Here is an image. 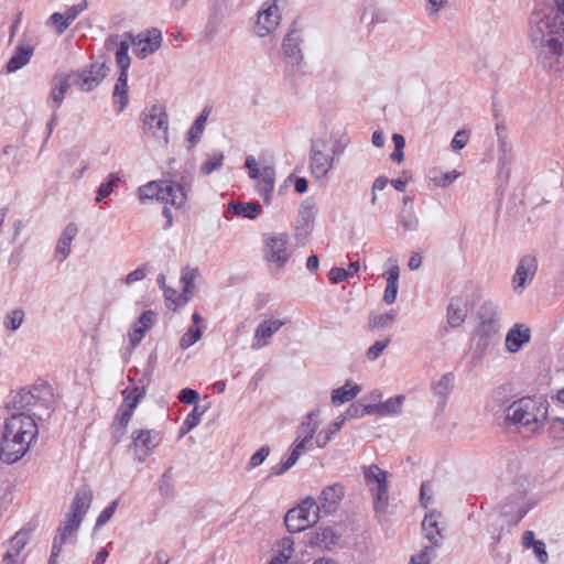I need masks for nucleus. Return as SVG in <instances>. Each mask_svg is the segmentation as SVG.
<instances>
[{"mask_svg":"<svg viewBox=\"0 0 564 564\" xmlns=\"http://www.w3.org/2000/svg\"><path fill=\"white\" fill-rule=\"evenodd\" d=\"M202 337V330L198 327H191L180 339V347L187 349L197 343Z\"/></svg>","mask_w":564,"mask_h":564,"instance_id":"nucleus-50","label":"nucleus"},{"mask_svg":"<svg viewBox=\"0 0 564 564\" xmlns=\"http://www.w3.org/2000/svg\"><path fill=\"white\" fill-rule=\"evenodd\" d=\"M130 41H120V36L112 34L106 40V47L108 51L112 50L113 46H118L116 51V63L119 72L128 73L131 64V58L128 54Z\"/></svg>","mask_w":564,"mask_h":564,"instance_id":"nucleus-24","label":"nucleus"},{"mask_svg":"<svg viewBox=\"0 0 564 564\" xmlns=\"http://www.w3.org/2000/svg\"><path fill=\"white\" fill-rule=\"evenodd\" d=\"M270 447L268 445L261 446L251 457L248 463L250 469L260 466L269 456Z\"/></svg>","mask_w":564,"mask_h":564,"instance_id":"nucleus-59","label":"nucleus"},{"mask_svg":"<svg viewBox=\"0 0 564 564\" xmlns=\"http://www.w3.org/2000/svg\"><path fill=\"white\" fill-rule=\"evenodd\" d=\"M275 171L273 166H264L261 170V176L257 180V191L263 198L264 203H269L274 189Z\"/></svg>","mask_w":564,"mask_h":564,"instance_id":"nucleus-28","label":"nucleus"},{"mask_svg":"<svg viewBox=\"0 0 564 564\" xmlns=\"http://www.w3.org/2000/svg\"><path fill=\"white\" fill-rule=\"evenodd\" d=\"M296 463V456L295 455H288L286 458H282V460L272 466L270 469L269 476H281L284 473H286L291 467H293Z\"/></svg>","mask_w":564,"mask_h":564,"instance_id":"nucleus-53","label":"nucleus"},{"mask_svg":"<svg viewBox=\"0 0 564 564\" xmlns=\"http://www.w3.org/2000/svg\"><path fill=\"white\" fill-rule=\"evenodd\" d=\"M466 318V313L454 300L447 306V323L451 327H459Z\"/></svg>","mask_w":564,"mask_h":564,"instance_id":"nucleus-41","label":"nucleus"},{"mask_svg":"<svg viewBox=\"0 0 564 564\" xmlns=\"http://www.w3.org/2000/svg\"><path fill=\"white\" fill-rule=\"evenodd\" d=\"M228 210L236 215L248 219H254L261 214V205L258 202L248 203H230Z\"/></svg>","mask_w":564,"mask_h":564,"instance_id":"nucleus-30","label":"nucleus"},{"mask_svg":"<svg viewBox=\"0 0 564 564\" xmlns=\"http://www.w3.org/2000/svg\"><path fill=\"white\" fill-rule=\"evenodd\" d=\"M390 341V337L375 341L366 351L367 358L371 361L378 359L383 350L389 346Z\"/></svg>","mask_w":564,"mask_h":564,"instance_id":"nucleus-54","label":"nucleus"},{"mask_svg":"<svg viewBox=\"0 0 564 564\" xmlns=\"http://www.w3.org/2000/svg\"><path fill=\"white\" fill-rule=\"evenodd\" d=\"M156 362H158L156 354L155 352H151L149 355V357H148L147 365L144 367L142 378L140 379V382L142 383V386H144L145 389H147V386L151 381V377H152V375L154 372V369L156 367Z\"/></svg>","mask_w":564,"mask_h":564,"instance_id":"nucleus-55","label":"nucleus"},{"mask_svg":"<svg viewBox=\"0 0 564 564\" xmlns=\"http://www.w3.org/2000/svg\"><path fill=\"white\" fill-rule=\"evenodd\" d=\"M317 415V410H313L306 414L304 421L302 422L297 430L296 438H303L310 443L312 442L314 434L318 427V424L316 422Z\"/></svg>","mask_w":564,"mask_h":564,"instance_id":"nucleus-35","label":"nucleus"},{"mask_svg":"<svg viewBox=\"0 0 564 564\" xmlns=\"http://www.w3.org/2000/svg\"><path fill=\"white\" fill-rule=\"evenodd\" d=\"M327 142L324 139L312 141L310 150V167L314 177H325L334 166V156L325 153Z\"/></svg>","mask_w":564,"mask_h":564,"instance_id":"nucleus-11","label":"nucleus"},{"mask_svg":"<svg viewBox=\"0 0 564 564\" xmlns=\"http://www.w3.org/2000/svg\"><path fill=\"white\" fill-rule=\"evenodd\" d=\"M119 506V500H113L108 507H106L98 516L95 528L105 525L113 516L116 509Z\"/></svg>","mask_w":564,"mask_h":564,"instance_id":"nucleus-58","label":"nucleus"},{"mask_svg":"<svg viewBox=\"0 0 564 564\" xmlns=\"http://www.w3.org/2000/svg\"><path fill=\"white\" fill-rule=\"evenodd\" d=\"M109 67L106 63H93L80 72H70L72 82L82 91H91L100 85L107 76Z\"/></svg>","mask_w":564,"mask_h":564,"instance_id":"nucleus-10","label":"nucleus"},{"mask_svg":"<svg viewBox=\"0 0 564 564\" xmlns=\"http://www.w3.org/2000/svg\"><path fill=\"white\" fill-rule=\"evenodd\" d=\"M361 391L360 386L350 384L347 382L345 386L334 389L332 392V403L334 405H340L345 402H349L356 398V395Z\"/></svg>","mask_w":564,"mask_h":564,"instance_id":"nucleus-34","label":"nucleus"},{"mask_svg":"<svg viewBox=\"0 0 564 564\" xmlns=\"http://www.w3.org/2000/svg\"><path fill=\"white\" fill-rule=\"evenodd\" d=\"M143 129L150 131L153 135L162 132L165 140H167L169 121L167 115L162 106L153 105L150 109L143 112L142 117Z\"/></svg>","mask_w":564,"mask_h":564,"instance_id":"nucleus-17","label":"nucleus"},{"mask_svg":"<svg viewBox=\"0 0 564 564\" xmlns=\"http://www.w3.org/2000/svg\"><path fill=\"white\" fill-rule=\"evenodd\" d=\"M280 22L279 8L276 0H269L263 4V9L258 12L254 33L263 37L273 32Z\"/></svg>","mask_w":564,"mask_h":564,"instance_id":"nucleus-15","label":"nucleus"},{"mask_svg":"<svg viewBox=\"0 0 564 564\" xmlns=\"http://www.w3.org/2000/svg\"><path fill=\"white\" fill-rule=\"evenodd\" d=\"M318 519V503L314 498L307 497L299 506L286 512L284 516V524L289 532L296 533L314 525Z\"/></svg>","mask_w":564,"mask_h":564,"instance_id":"nucleus-7","label":"nucleus"},{"mask_svg":"<svg viewBox=\"0 0 564 564\" xmlns=\"http://www.w3.org/2000/svg\"><path fill=\"white\" fill-rule=\"evenodd\" d=\"M145 390L147 389L144 388V386H141V387H138V386L127 387L121 392L122 397H123V402L119 406V409L124 410L126 406H128L130 404H134V409H135L138 406V404L140 403V401L144 398Z\"/></svg>","mask_w":564,"mask_h":564,"instance_id":"nucleus-36","label":"nucleus"},{"mask_svg":"<svg viewBox=\"0 0 564 564\" xmlns=\"http://www.w3.org/2000/svg\"><path fill=\"white\" fill-rule=\"evenodd\" d=\"M224 153L214 152L208 155V159L200 165V173L203 175H209L214 171H218L223 166Z\"/></svg>","mask_w":564,"mask_h":564,"instance_id":"nucleus-46","label":"nucleus"},{"mask_svg":"<svg viewBox=\"0 0 564 564\" xmlns=\"http://www.w3.org/2000/svg\"><path fill=\"white\" fill-rule=\"evenodd\" d=\"M120 182L121 177L118 173H110L97 189L96 203H100L107 198L112 193L113 188L118 187Z\"/></svg>","mask_w":564,"mask_h":564,"instance_id":"nucleus-38","label":"nucleus"},{"mask_svg":"<svg viewBox=\"0 0 564 564\" xmlns=\"http://www.w3.org/2000/svg\"><path fill=\"white\" fill-rule=\"evenodd\" d=\"M138 197L141 203L156 199L181 208L187 200L185 187L177 182L169 180L151 181L138 189Z\"/></svg>","mask_w":564,"mask_h":564,"instance_id":"nucleus-6","label":"nucleus"},{"mask_svg":"<svg viewBox=\"0 0 564 564\" xmlns=\"http://www.w3.org/2000/svg\"><path fill=\"white\" fill-rule=\"evenodd\" d=\"M205 123L203 118H196L192 127L187 132V141L189 142V148H192L197 141L200 140L203 132L205 130Z\"/></svg>","mask_w":564,"mask_h":564,"instance_id":"nucleus-49","label":"nucleus"},{"mask_svg":"<svg viewBox=\"0 0 564 564\" xmlns=\"http://www.w3.org/2000/svg\"><path fill=\"white\" fill-rule=\"evenodd\" d=\"M345 496L344 485L336 482L326 486L319 496V512L323 511L326 514H330L338 509L340 501Z\"/></svg>","mask_w":564,"mask_h":564,"instance_id":"nucleus-18","label":"nucleus"},{"mask_svg":"<svg viewBox=\"0 0 564 564\" xmlns=\"http://www.w3.org/2000/svg\"><path fill=\"white\" fill-rule=\"evenodd\" d=\"M72 85H74L72 75H68V73H56L52 79V89L47 100L48 106L54 110L58 109Z\"/></svg>","mask_w":564,"mask_h":564,"instance_id":"nucleus-19","label":"nucleus"},{"mask_svg":"<svg viewBox=\"0 0 564 564\" xmlns=\"http://www.w3.org/2000/svg\"><path fill=\"white\" fill-rule=\"evenodd\" d=\"M547 417V405L530 397L512 402L507 409L506 421L511 424L530 427L535 432Z\"/></svg>","mask_w":564,"mask_h":564,"instance_id":"nucleus-4","label":"nucleus"},{"mask_svg":"<svg viewBox=\"0 0 564 564\" xmlns=\"http://www.w3.org/2000/svg\"><path fill=\"white\" fill-rule=\"evenodd\" d=\"M293 545H294L293 538L284 536L280 541L281 550H280L279 554L275 557L280 558L282 562L286 563L288 560L292 556Z\"/></svg>","mask_w":564,"mask_h":564,"instance_id":"nucleus-56","label":"nucleus"},{"mask_svg":"<svg viewBox=\"0 0 564 564\" xmlns=\"http://www.w3.org/2000/svg\"><path fill=\"white\" fill-rule=\"evenodd\" d=\"M162 442V435L155 430H134L131 433L129 448L134 453V459L143 463Z\"/></svg>","mask_w":564,"mask_h":564,"instance_id":"nucleus-9","label":"nucleus"},{"mask_svg":"<svg viewBox=\"0 0 564 564\" xmlns=\"http://www.w3.org/2000/svg\"><path fill=\"white\" fill-rule=\"evenodd\" d=\"M345 417H337L327 430L321 431L316 436V445L319 448L325 447L332 438L340 431Z\"/></svg>","mask_w":564,"mask_h":564,"instance_id":"nucleus-37","label":"nucleus"},{"mask_svg":"<svg viewBox=\"0 0 564 564\" xmlns=\"http://www.w3.org/2000/svg\"><path fill=\"white\" fill-rule=\"evenodd\" d=\"M364 476L367 484H376L377 486L387 482V473L377 465L364 467Z\"/></svg>","mask_w":564,"mask_h":564,"instance_id":"nucleus-45","label":"nucleus"},{"mask_svg":"<svg viewBox=\"0 0 564 564\" xmlns=\"http://www.w3.org/2000/svg\"><path fill=\"white\" fill-rule=\"evenodd\" d=\"M178 401L185 404H194L198 401L199 394L196 390L191 388H184L180 391Z\"/></svg>","mask_w":564,"mask_h":564,"instance_id":"nucleus-63","label":"nucleus"},{"mask_svg":"<svg viewBox=\"0 0 564 564\" xmlns=\"http://www.w3.org/2000/svg\"><path fill=\"white\" fill-rule=\"evenodd\" d=\"M147 330L138 325V323H134L132 327L129 330V340L132 348H135L144 337Z\"/></svg>","mask_w":564,"mask_h":564,"instance_id":"nucleus-62","label":"nucleus"},{"mask_svg":"<svg viewBox=\"0 0 564 564\" xmlns=\"http://www.w3.org/2000/svg\"><path fill=\"white\" fill-rule=\"evenodd\" d=\"M528 39L545 68L564 64V20L554 10H534L529 18Z\"/></svg>","mask_w":564,"mask_h":564,"instance_id":"nucleus-1","label":"nucleus"},{"mask_svg":"<svg viewBox=\"0 0 564 564\" xmlns=\"http://www.w3.org/2000/svg\"><path fill=\"white\" fill-rule=\"evenodd\" d=\"M375 414L373 404H362L360 402L351 403L345 412V415L340 417L357 419L365 415Z\"/></svg>","mask_w":564,"mask_h":564,"instance_id":"nucleus-43","label":"nucleus"},{"mask_svg":"<svg viewBox=\"0 0 564 564\" xmlns=\"http://www.w3.org/2000/svg\"><path fill=\"white\" fill-rule=\"evenodd\" d=\"M77 231V226L74 223H69L62 231L56 246V253L61 256V260H65L69 256L70 245Z\"/></svg>","mask_w":564,"mask_h":564,"instance_id":"nucleus-29","label":"nucleus"},{"mask_svg":"<svg viewBox=\"0 0 564 564\" xmlns=\"http://www.w3.org/2000/svg\"><path fill=\"white\" fill-rule=\"evenodd\" d=\"M478 324L473 338L475 352L482 356L499 333V311L492 302H484L477 312Z\"/></svg>","mask_w":564,"mask_h":564,"instance_id":"nucleus-5","label":"nucleus"},{"mask_svg":"<svg viewBox=\"0 0 564 564\" xmlns=\"http://www.w3.org/2000/svg\"><path fill=\"white\" fill-rule=\"evenodd\" d=\"M458 177V173L456 171H449L446 173H440V175H435L432 177V181L435 185L440 187H446L451 185Z\"/></svg>","mask_w":564,"mask_h":564,"instance_id":"nucleus-60","label":"nucleus"},{"mask_svg":"<svg viewBox=\"0 0 564 564\" xmlns=\"http://www.w3.org/2000/svg\"><path fill=\"white\" fill-rule=\"evenodd\" d=\"M206 409H200L198 405H195L194 409L185 420L183 421L181 429H180V436H184L187 434L191 430L196 427L202 419V415L205 413Z\"/></svg>","mask_w":564,"mask_h":564,"instance_id":"nucleus-42","label":"nucleus"},{"mask_svg":"<svg viewBox=\"0 0 564 564\" xmlns=\"http://www.w3.org/2000/svg\"><path fill=\"white\" fill-rule=\"evenodd\" d=\"M285 323L280 319L262 321L256 328L251 348L253 350L261 349L269 345L272 336L280 330Z\"/></svg>","mask_w":564,"mask_h":564,"instance_id":"nucleus-20","label":"nucleus"},{"mask_svg":"<svg viewBox=\"0 0 564 564\" xmlns=\"http://www.w3.org/2000/svg\"><path fill=\"white\" fill-rule=\"evenodd\" d=\"M296 463V456L295 455H288L286 458H282V460L272 466L270 469L269 476H281L284 473H286L291 467H293Z\"/></svg>","mask_w":564,"mask_h":564,"instance_id":"nucleus-52","label":"nucleus"},{"mask_svg":"<svg viewBox=\"0 0 564 564\" xmlns=\"http://www.w3.org/2000/svg\"><path fill=\"white\" fill-rule=\"evenodd\" d=\"M301 33L302 30L299 28V21L294 20L282 43L283 53L293 65L300 64L303 59L301 50L303 39Z\"/></svg>","mask_w":564,"mask_h":564,"instance_id":"nucleus-16","label":"nucleus"},{"mask_svg":"<svg viewBox=\"0 0 564 564\" xmlns=\"http://www.w3.org/2000/svg\"><path fill=\"white\" fill-rule=\"evenodd\" d=\"M24 321V311L17 308L8 313L4 317L3 325L9 330H17Z\"/></svg>","mask_w":564,"mask_h":564,"instance_id":"nucleus-48","label":"nucleus"},{"mask_svg":"<svg viewBox=\"0 0 564 564\" xmlns=\"http://www.w3.org/2000/svg\"><path fill=\"white\" fill-rule=\"evenodd\" d=\"M441 517L440 512L432 511L422 521V531L432 546H438L443 539L442 528L440 527Z\"/></svg>","mask_w":564,"mask_h":564,"instance_id":"nucleus-25","label":"nucleus"},{"mask_svg":"<svg viewBox=\"0 0 564 564\" xmlns=\"http://www.w3.org/2000/svg\"><path fill=\"white\" fill-rule=\"evenodd\" d=\"M39 429L35 420L25 413H14L4 422L0 445V460L14 464L29 451L36 440Z\"/></svg>","mask_w":564,"mask_h":564,"instance_id":"nucleus-2","label":"nucleus"},{"mask_svg":"<svg viewBox=\"0 0 564 564\" xmlns=\"http://www.w3.org/2000/svg\"><path fill=\"white\" fill-rule=\"evenodd\" d=\"M197 274V269L186 267L182 270L181 282L183 283V293L187 294L192 292Z\"/></svg>","mask_w":564,"mask_h":564,"instance_id":"nucleus-51","label":"nucleus"},{"mask_svg":"<svg viewBox=\"0 0 564 564\" xmlns=\"http://www.w3.org/2000/svg\"><path fill=\"white\" fill-rule=\"evenodd\" d=\"M536 272V257L533 254H525L521 257L511 280L513 291L518 294H522L528 285L533 281Z\"/></svg>","mask_w":564,"mask_h":564,"instance_id":"nucleus-13","label":"nucleus"},{"mask_svg":"<svg viewBox=\"0 0 564 564\" xmlns=\"http://www.w3.org/2000/svg\"><path fill=\"white\" fill-rule=\"evenodd\" d=\"M288 242L285 234L264 235L265 258L269 262L275 263L278 269L283 268L290 259Z\"/></svg>","mask_w":564,"mask_h":564,"instance_id":"nucleus-14","label":"nucleus"},{"mask_svg":"<svg viewBox=\"0 0 564 564\" xmlns=\"http://www.w3.org/2000/svg\"><path fill=\"white\" fill-rule=\"evenodd\" d=\"M34 53V47L30 44H19L13 55L7 63V72L14 73L25 66Z\"/></svg>","mask_w":564,"mask_h":564,"instance_id":"nucleus-26","label":"nucleus"},{"mask_svg":"<svg viewBox=\"0 0 564 564\" xmlns=\"http://www.w3.org/2000/svg\"><path fill=\"white\" fill-rule=\"evenodd\" d=\"M531 506L525 503L522 494L508 498L501 507V514L509 519V524H518L530 510Z\"/></svg>","mask_w":564,"mask_h":564,"instance_id":"nucleus-22","label":"nucleus"},{"mask_svg":"<svg viewBox=\"0 0 564 564\" xmlns=\"http://www.w3.org/2000/svg\"><path fill=\"white\" fill-rule=\"evenodd\" d=\"M124 36L135 46V55L145 58L158 51L162 44V33L159 29L152 28L134 36L127 32Z\"/></svg>","mask_w":564,"mask_h":564,"instance_id":"nucleus-12","label":"nucleus"},{"mask_svg":"<svg viewBox=\"0 0 564 564\" xmlns=\"http://www.w3.org/2000/svg\"><path fill=\"white\" fill-rule=\"evenodd\" d=\"M112 98L115 102L118 101V112H122L124 108L128 105L129 98H128V73L119 72L113 93Z\"/></svg>","mask_w":564,"mask_h":564,"instance_id":"nucleus-31","label":"nucleus"},{"mask_svg":"<svg viewBox=\"0 0 564 564\" xmlns=\"http://www.w3.org/2000/svg\"><path fill=\"white\" fill-rule=\"evenodd\" d=\"M405 400L403 394H399L392 398H389L384 402H379L373 404L375 413L379 415H394L399 414L402 411V404Z\"/></svg>","mask_w":564,"mask_h":564,"instance_id":"nucleus-32","label":"nucleus"},{"mask_svg":"<svg viewBox=\"0 0 564 564\" xmlns=\"http://www.w3.org/2000/svg\"><path fill=\"white\" fill-rule=\"evenodd\" d=\"M28 543V533L23 531H19L14 534V536L10 540V547L7 553L3 555L2 563L3 564H14V557L20 554V552L24 549Z\"/></svg>","mask_w":564,"mask_h":564,"instance_id":"nucleus-33","label":"nucleus"},{"mask_svg":"<svg viewBox=\"0 0 564 564\" xmlns=\"http://www.w3.org/2000/svg\"><path fill=\"white\" fill-rule=\"evenodd\" d=\"M530 339L531 329L524 324H514L506 335V349L511 354L518 352Z\"/></svg>","mask_w":564,"mask_h":564,"instance_id":"nucleus-23","label":"nucleus"},{"mask_svg":"<svg viewBox=\"0 0 564 564\" xmlns=\"http://www.w3.org/2000/svg\"><path fill=\"white\" fill-rule=\"evenodd\" d=\"M389 503V492L387 482L377 486L373 496V509L380 513L386 511Z\"/></svg>","mask_w":564,"mask_h":564,"instance_id":"nucleus-44","label":"nucleus"},{"mask_svg":"<svg viewBox=\"0 0 564 564\" xmlns=\"http://www.w3.org/2000/svg\"><path fill=\"white\" fill-rule=\"evenodd\" d=\"M397 313L394 310H391L390 312L383 313V314H375L371 313L369 315L368 325L370 329H380V328H387L390 327L394 319H395Z\"/></svg>","mask_w":564,"mask_h":564,"instance_id":"nucleus-39","label":"nucleus"},{"mask_svg":"<svg viewBox=\"0 0 564 564\" xmlns=\"http://www.w3.org/2000/svg\"><path fill=\"white\" fill-rule=\"evenodd\" d=\"M454 376L451 372L443 375L438 381L432 383L434 394L446 400L453 389Z\"/></svg>","mask_w":564,"mask_h":564,"instance_id":"nucleus-40","label":"nucleus"},{"mask_svg":"<svg viewBox=\"0 0 564 564\" xmlns=\"http://www.w3.org/2000/svg\"><path fill=\"white\" fill-rule=\"evenodd\" d=\"M52 389L45 381L22 388L11 399L9 405L15 410H24L39 403L45 405L52 398Z\"/></svg>","mask_w":564,"mask_h":564,"instance_id":"nucleus-8","label":"nucleus"},{"mask_svg":"<svg viewBox=\"0 0 564 564\" xmlns=\"http://www.w3.org/2000/svg\"><path fill=\"white\" fill-rule=\"evenodd\" d=\"M48 21L56 26L57 34H63L70 25V23L66 20L65 14L61 12H54L50 17Z\"/></svg>","mask_w":564,"mask_h":564,"instance_id":"nucleus-61","label":"nucleus"},{"mask_svg":"<svg viewBox=\"0 0 564 564\" xmlns=\"http://www.w3.org/2000/svg\"><path fill=\"white\" fill-rule=\"evenodd\" d=\"M399 223L404 231H414L419 228V219L412 208L400 213Z\"/></svg>","mask_w":564,"mask_h":564,"instance_id":"nucleus-47","label":"nucleus"},{"mask_svg":"<svg viewBox=\"0 0 564 564\" xmlns=\"http://www.w3.org/2000/svg\"><path fill=\"white\" fill-rule=\"evenodd\" d=\"M133 412H134V404H130V405L126 406L124 410L118 409V412L112 422L113 444H118L120 442L121 437L124 435L126 429L133 415Z\"/></svg>","mask_w":564,"mask_h":564,"instance_id":"nucleus-27","label":"nucleus"},{"mask_svg":"<svg viewBox=\"0 0 564 564\" xmlns=\"http://www.w3.org/2000/svg\"><path fill=\"white\" fill-rule=\"evenodd\" d=\"M469 139V134L465 130H459L455 133L452 142L451 148L453 151H459L463 148L466 147Z\"/></svg>","mask_w":564,"mask_h":564,"instance_id":"nucleus-64","label":"nucleus"},{"mask_svg":"<svg viewBox=\"0 0 564 564\" xmlns=\"http://www.w3.org/2000/svg\"><path fill=\"white\" fill-rule=\"evenodd\" d=\"M164 297L167 302L174 305H185L188 302L186 293L178 294L173 288H164Z\"/></svg>","mask_w":564,"mask_h":564,"instance_id":"nucleus-57","label":"nucleus"},{"mask_svg":"<svg viewBox=\"0 0 564 564\" xmlns=\"http://www.w3.org/2000/svg\"><path fill=\"white\" fill-rule=\"evenodd\" d=\"M340 533L334 528H318L307 534V544L311 547H319L321 550H330L339 543Z\"/></svg>","mask_w":564,"mask_h":564,"instance_id":"nucleus-21","label":"nucleus"},{"mask_svg":"<svg viewBox=\"0 0 564 564\" xmlns=\"http://www.w3.org/2000/svg\"><path fill=\"white\" fill-rule=\"evenodd\" d=\"M93 502V490L89 486H82L75 494L69 511L63 522L59 523L53 541L48 564H57L63 545L76 535L84 517Z\"/></svg>","mask_w":564,"mask_h":564,"instance_id":"nucleus-3","label":"nucleus"}]
</instances>
